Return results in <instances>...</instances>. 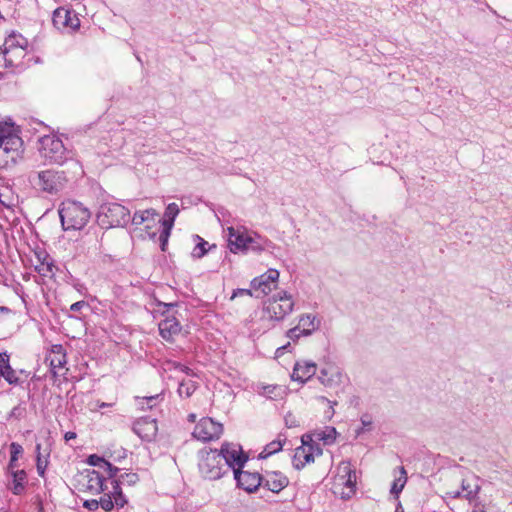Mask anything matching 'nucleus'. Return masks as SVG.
Instances as JSON below:
<instances>
[{
	"mask_svg": "<svg viewBox=\"0 0 512 512\" xmlns=\"http://www.w3.org/2000/svg\"><path fill=\"white\" fill-rule=\"evenodd\" d=\"M27 180L36 193L44 196H57L68 184L66 173L52 168L32 170L28 173Z\"/></svg>",
	"mask_w": 512,
	"mask_h": 512,
	"instance_id": "nucleus-1",
	"label": "nucleus"
},
{
	"mask_svg": "<svg viewBox=\"0 0 512 512\" xmlns=\"http://www.w3.org/2000/svg\"><path fill=\"white\" fill-rule=\"evenodd\" d=\"M295 301L293 296L285 290L278 291L265 302L263 307L264 330L274 326L275 322H280L294 310Z\"/></svg>",
	"mask_w": 512,
	"mask_h": 512,
	"instance_id": "nucleus-2",
	"label": "nucleus"
},
{
	"mask_svg": "<svg viewBox=\"0 0 512 512\" xmlns=\"http://www.w3.org/2000/svg\"><path fill=\"white\" fill-rule=\"evenodd\" d=\"M269 241L255 232L244 228H228V245L233 253L261 252L266 249Z\"/></svg>",
	"mask_w": 512,
	"mask_h": 512,
	"instance_id": "nucleus-3",
	"label": "nucleus"
},
{
	"mask_svg": "<svg viewBox=\"0 0 512 512\" xmlns=\"http://www.w3.org/2000/svg\"><path fill=\"white\" fill-rule=\"evenodd\" d=\"M6 136L0 141V169L15 166L24 153V142L20 136V127L14 124L11 131H5Z\"/></svg>",
	"mask_w": 512,
	"mask_h": 512,
	"instance_id": "nucleus-4",
	"label": "nucleus"
},
{
	"mask_svg": "<svg viewBox=\"0 0 512 512\" xmlns=\"http://www.w3.org/2000/svg\"><path fill=\"white\" fill-rule=\"evenodd\" d=\"M59 217L64 230H80L88 223L91 212L82 203L77 201L62 202L59 210Z\"/></svg>",
	"mask_w": 512,
	"mask_h": 512,
	"instance_id": "nucleus-5",
	"label": "nucleus"
},
{
	"mask_svg": "<svg viewBox=\"0 0 512 512\" xmlns=\"http://www.w3.org/2000/svg\"><path fill=\"white\" fill-rule=\"evenodd\" d=\"M96 218L102 228L124 227L130 222V211L119 203L105 202L100 205Z\"/></svg>",
	"mask_w": 512,
	"mask_h": 512,
	"instance_id": "nucleus-6",
	"label": "nucleus"
},
{
	"mask_svg": "<svg viewBox=\"0 0 512 512\" xmlns=\"http://www.w3.org/2000/svg\"><path fill=\"white\" fill-rule=\"evenodd\" d=\"M40 145V155L49 164L63 165L74 159V152L67 149L58 137L44 136L40 139Z\"/></svg>",
	"mask_w": 512,
	"mask_h": 512,
	"instance_id": "nucleus-7",
	"label": "nucleus"
},
{
	"mask_svg": "<svg viewBox=\"0 0 512 512\" xmlns=\"http://www.w3.org/2000/svg\"><path fill=\"white\" fill-rule=\"evenodd\" d=\"M198 467L201 475L208 480H218L228 473L218 450L201 451Z\"/></svg>",
	"mask_w": 512,
	"mask_h": 512,
	"instance_id": "nucleus-8",
	"label": "nucleus"
},
{
	"mask_svg": "<svg viewBox=\"0 0 512 512\" xmlns=\"http://www.w3.org/2000/svg\"><path fill=\"white\" fill-rule=\"evenodd\" d=\"M28 47V40L21 34L12 32L4 41V57L10 66L17 65L15 62L25 56Z\"/></svg>",
	"mask_w": 512,
	"mask_h": 512,
	"instance_id": "nucleus-9",
	"label": "nucleus"
},
{
	"mask_svg": "<svg viewBox=\"0 0 512 512\" xmlns=\"http://www.w3.org/2000/svg\"><path fill=\"white\" fill-rule=\"evenodd\" d=\"M218 453L222 457L223 463L227 465V470L241 469L248 461V455L244 453L242 447L237 443L224 442Z\"/></svg>",
	"mask_w": 512,
	"mask_h": 512,
	"instance_id": "nucleus-10",
	"label": "nucleus"
},
{
	"mask_svg": "<svg viewBox=\"0 0 512 512\" xmlns=\"http://www.w3.org/2000/svg\"><path fill=\"white\" fill-rule=\"evenodd\" d=\"M223 433L221 423L215 422L212 418L204 417L195 426L193 437L203 442L218 439Z\"/></svg>",
	"mask_w": 512,
	"mask_h": 512,
	"instance_id": "nucleus-11",
	"label": "nucleus"
},
{
	"mask_svg": "<svg viewBox=\"0 0 512 512\" xmlns=\"http://www.w3.org/2000/svg\"><path fill=\"white\" fill-rule=\"evenodd\" d=\"M279 279V271L276 269H269L262 275L254 278L251 281V287L255 292H260L262 295H268L277 288Z\"/></svg>",
	"mask_w": 512,
	"mask_h": 512,
	"instance_id": "nucleus-12",
	"label": "nucleus"
},
{
	"mask_svg": "<svg viewBox=\"0 0 512 512\" xmlns=\"http://www.w3.org/2000/svg\"><path fill=\"white\" fill-rule=\"evenodd\" d=\"M234 479L237 487L248 493L255 492L263 483L262 475L257 472L244 471L242 468L234 471Z\"/></svg>",
	"mask_w": 512,
	"mask_h": 512,
	"instance_id": "nucleus-13",
	"label": "nucleus"
},
{
	"mask_svg": "<svg viewBox=\"0 0 512 512\" xmlns=\"http://www.w3.org/2000/svg\"><path fill=\"white\" fill-rule=\"evenodd\" d=\"M105 478L96 470L86 469L79 478V483L85 491L92 494L104 492Z\"/></svg>",
	"mask_w": 512,
	"mask_h": 512,
	"instance_id": "nucleus-14",
	"label": "nucleus"
},
{
	"mask_svg": "<svg viewBox=\"0 0 512 512\" xmlns=\"http://www.w3.org/2000/svg\"><path fill=\"white\" fill-rule=\"evenodd\" d=\"M52 22L57 29L69 28L74 31L80 27V20L78 16L74 11L64 7H59L54 11Z\"/></svg>",
	"mask_w": 512,
	"mask_h": 512,
	"instance_id": "nucleus-15",
	"label": "nucleus"
},
{
	"mask_svg": "<svg viewBox=\"0 0 512 512\" xmlns=\"http://www.w3.org/2000/svg\"><path fill=\"white\" fill-rule=\"evenodd\" d=\"M312 441L311 436H302V445L297 447L293 456V466L295 469L300 470L306 464L314 462V446L308 445V440Z\"/></svg>",
	"mask_w": 512,
	"mask_h": 512,
	"instance_id": "nucleus-16",
	"label": "nucleus"
},
{
	"mask_svg": "<svg viewBox=\"0 0 512 512\" xmlns=\"http://www.w3.org/2000/svg\"><path fill=\"white\" fill-rule=\"evenodd\" d=\"M133 431L143 440L151 441L157 434L158 426L156 419L141 417L135 421Z\"/></svg>",
	"mask_w": 512,
	"mask_h": 512,
	"instance_id": "nucleus-17",
	"label": "nucleus"
},
{
	"mask_svg": "<svg viewBox=\"0 0 512 512\" xmlns=\"http://www.w3.org/2000/svg\"><path fill=\"white\" fill-rule=\"evenodd\" d=\"M262 479V485L273 493H279L289 484L287 476L279 471H266Z\"/></svg>",
	"mask_w": 512,
	"mask_h": 512,
	"instance_id": "nucleus-18",
	"label": "nucleus"
},
{
	"mask_svg": "<svg viewBox=\"0 0 512 512\" xmlns=\"http://www.w3.org/2000/svg\"><path fill=\"white\" fill-rule=\"evenodd\" d=\"M161 337L167 342H173L174 337L181 331L180 322L174 316H167L158 324Z\"/></svg>",
	"mask_w": 512,
	"mask_h": 512,
	"instance_id": "nucleus-19",
	"label": "nucleus"
},
{
	"mask_svg": "<svg viewBox=\"0 0 512 512\" xmlns=\"http://www.w3.org/2000/svg\"><path fill=\"white\" fill-rule=\"evenodd\" d=\"M338 480L340 484L345 485L350 489L351 493H354L356 486V472L352 469L349 462H341L338 467Z\"/></svg>",
	"mask_w": 512,
	"mask_h": 512,
	"instance_id": "nucleus-20",
	"label": "nucleus"
},
{
	"mask_svg": "<svg viewBox=\"0 0 512 512\" xmlns=\"http://www.w3.org/2000/svg\"><path fill=\"white\" fill-rule=\"evenodd\" d=\"M316 373V364L313 362L300 363L294 366L291 378L293 381L305 383Z\"/></svg>",
	"mask_w": 512,
	"mask_h": 512,
	"instance_id": "nucleus-21",
	"label": "nucleus"
},
{
	"mask_svg": "<svg viewBox=\"0 0 512 512\" xmlns=\"http://www.w3.org/2000/svg\"><path fill=\"white\" fill-rule=\"evenodd\" d=\"M342 374L337 367L328 366L320 370L318 379L326 387H333L340 383Z\"/></svg>",
	"mask_w": 512,
	"mask_h": 512,
	"instance_id": "nucleus-22",
	"label": "nucleus"
},
{
	"mask_svg": "<svg viewBox=\"0 0 512 512\" xmlns=\"http://www.w3.org/2000/svg\"><path fill=\"white\" fill-rule=\"evenodd\" d=\"M0 377H3L11 385L19 383V378L10 366L9 355L6 352L0 353Z\"/></svg>",
	"mask_w": 512,
	"mask_h": 512,
	"instance_id": "nucleus-23",
	"label": "nucleus"
},
{
	"mask_svg": "<svg viewBox=\"0 0 512 512\" xmlns=\"http://www.w3.org/2000/svg\"><path fill=\"white\" fill-rule=\"evenodd\" d=\"M320 323L316 315L307 313L300 316L298 325L304 332V336H309L320 327Z\"/></svg>",
	"mask_w": 512,
	"mask_h": 512,
	"instance_id": "nucleus-24",
	"label": "nucleus"
},
{
	"mask_svg": "<svg viewBox=\"0 0 512 512\" xmlns=\"http://www.w3.org/2000/svg\"><path fill=\"white\" fill-rule=\"evenodd\" d=\"M12 481L9 489L14 495H21L25 491L27 483V474L24 470H11Z\"/></svg>",
	"mask_w": 512,
	"mask_h": 512,
	"instance_id": "nucleus-25",
	"label": "nucleus"
},
{
	"mask_svg": "<svg viewBox=\"0 0 512 512\" xmlns=\"http://www.w3.org/2000/svg\"><path fill=\"white\" fill-rule=\"evenodd\" d=\"M87 463L91 466L98 467L100 469H104L108 473L109 478H114L119 469L113 466L110 462L105 460L104 458L92 454L87 458Z\"/></svg>",
	"mask_w": 512,
	"mask_h": 512,
	"instance_id": "nucleus-26",
	"label": "nucleus"
},
{
	"mask_svg": "<svg viewBox=\"0 0 512 512\" xmlns=\"http://www.w3.org/2000/svg\"><path fill=\"white\" fill-rule=\"evenodd\" d=\"M259 394L270 400H282L287 395V388L281 385H266L262 386Z\"/></svg>",
	"mask_w": 512,
	"mask_h": 512,
	"instance_id": "nucleus-27",
	"label": "nucleus"
},
{
	"mask_svg": "<svg viewBox=\"0 0 512 512\" xmlns=\"http://www.w3.org/2000/svg\"><path fill=\"white\" fill-rule=\"evenodd\" d=\"M179 214V207L176 203H170L165 209L164 216L162 219H158V223H161L162 228L172 230L176 217Z\"/></svg>",
	"mask_w": 512,
	"mask_h": 512,
	"instance_id": "nucleus-28",
	"label": "nucleus"
},
{
	"mask_svg": "<svg viewBox=\"0 0 512 512\" xmlns=\"http://www.w3.org/2000/svg\"><path fill=\"white\" fill-rule=\"evenodd\" d=\"M116 479L112 480V484L121 487L122 485L133 486L139 481V477L136 473L125 472L120 475H116Z\"/></svg>",
	"mask_w": 512,
	"mask_h": 512,
	"instance_id": "nucleus-29",
	"label": "nucleus"
},
{
	"mask_svg": "<svg viewBox=\"0 0 512 512\" xmlns=\"http://www.w3.org/2000/svg\"><path fill=\"white\" fill-rule=\"evenodd\" d=\"M480 487L475 484L471 485V483L467 479H463L461 483V492L463 494V498L468 501H472L475 499L476 495L479 492Z\"/></svg>",
	"mask_w": 512,
	"mask_h": 512,
	"instance_id": "nucleus-30",
	"label": "nucleus"
},
{
	"mask_svg": "<svg viewBox=\"0 0 512 512\" xmlns=\"http://www.w3.org/2000/svg\"><path fill=\"white\" fill-rule=\"evenodd\" d=\"M407 482L406 471L404 467H400V476L395 478L393 484L391 486V494L395 495L398 498L399 493L403 490L405 484Z\"/></svg>",
	"mask_w": 512,
	"mask_h": 512,
	"instance_id": "nucleus-31",
	"label": "nucleus"
},
{
	"mask_svg": "<svg viewBox=\"0 0 512 512\" xmlns=\"http://www.w3.org/2000/svg\"><path fill=\"white\" fill-rule=\"evenodd\" d=\"M316 436L325 445H331L336 440L337 431L334 427H326L325 430L318 432Z\"/></svg>",
	"mask_w": 512,
	"mask_h": 512,
	"instance_id": "nucleus-32",
	"label": "nucleus"
},
{
	"mask_svg": "<svg viewBox=\"0 0 512 512\" xmlns=\"http://www.w3.org/2000/svg\"><path fill=\"white\" fill-rule=\"evenodd\" d=\"M196 390V384L192 380H182L179 383L178 394L181 398H189Z\"/></svg>",
	"mask_w": 512,
	"mask_h": 512,
	"instance_id": "nucleus-33",
	"label": "nucleus"
},
{
	"mask_svg": "<svg viewBox=\"0 0 512 512\" xmlns=\"http://www.w3.org/2000/svg\"><path fill=\"white\" fill-rule=\"evenodd\" d=\"M23 453V448L18 443H11L10 444V461L8 465L9 470H14V468L17 466V461L19 456Z\"/></svg>",
	"mask_w": 512,
	"mask_h": 512,
	"instance_id": "nucleus-34",
	"label": "nucleus"
},
{
	"mask_svg": "<svg viewBox=\"0 0 512 512\" xmlns=\"http://www.w3.org/2000/svg\"><path fill=\"white\" fill-rule=\"evenodd\" d=\"M283 447V442L279 439L273 440L270 443H268L264 450L260 453L261 458H267L277 452H279Z\"/></svg>",
	"mask_w": 512,
	"mask_h": 512,
	"instance_id": "nucleus-35",
	"label": "nucleus"
},
{
	"mask_svg": "<svg viewBox=\"0 0 512 512\" xmlns=\"http://www.w3.org/2000/svg\"><path fill=\"white\" fill-rule=\"evenodd\" d=\"M55 348L58 351L53 350L54 356L50 359V365L53 369H60L66 363V355L61 352V346H56Z\"/></svg>",
	"mask_w": 512,
	"mask_h": 512,
	"instance_id": "nucleus-36",
	"label": "nucleus"
},
{
	"mask_svg": "<svg viewBox=\"0 0 512 512\" xmlns=\"http://www.w3.org/2000/svg\"><path fill=\"white\" fill-rule=\"evenodd\" d=\"M112 485H113V491H111V492H112V496H113L114 506H116L118 508H122L125 506V504H127V499L124 496V494L122 493L121 487H118L114 484H112Z\"/></svg>",
	"mask_w": 512,
	"mask_h": 512,
	"instance_id": "nucleus-37",
	"label": "nucleus"
},
{
	"mask_svg": "<svg viewBox=\"0 0 512 512\" xmlns=\"http://www.w3.org/2000/svg\"><path fill=\"white\" fill-rule=\"evenodd\" d=\"M143 214V220L144 224H146V228H150L153 224L158 222L157 217L159 214L155 209L150 208L143 210Z\"/></svg>",
	"mask_w": 512,
	"mask_h": 512,
	"instance_id": "nucleus-38",
	"label": "nucleus"
},
{
	"mask_svg": "<svg viewBox=\"0 0 512 512\" xmlns=\"http://www.w3.org/2000/svg\"><path fill=\"white\" fill-rule=\"evenodd\" d=\"M98 503H99V507H101L103 510H105L107 512L113 510V508L115 506H114L112 492L104 493V495L98 500Z\"/></svg>",
	"mask_w": 512,
	"mask_h": 512,
	"instance_id": "nucleus-39",
	"label": "nucleus"
},
{
	"mask_svg": "<svg viewBox=\"0 0 512 512\" xmlns=\"http://www.w3.org/2000/svg\"><path fill=\"white\" fill-rule=\"evenodd\" d=\"M196 237L199 240V243L194 247L192 256L194 258L199 259V258H202L207 253L208 250H207L206 246L208 245V242L199 236H196Z\"/></svg>",
	"mask_w": 512,
	"mask_h": 512,
	"instance_id": "nucleus-40",
	"label": "nucleus"
},
{
	"mask_svg": "<svg viewBox=\"0 0 512 512\" xmlns=\"http://www.w3.org/2000/svg\"><path fill=\"white\" fill-rule=\"evenodd\" d=\"M26 415V407H25V404L22 402L20 404H18L17 406H15L9 413L8 415V419H16V420H20L22 418H24Z\"/></svg>",
	"mask_w": 512,
	"mask_h": 512,
	"instance_id": "nucleus-41",
	"label": "nucleus"
},
{
	"mask_svg": "<svg viewBox=\"0 0 512 512\" xmlns=\"http://www.w3.org/2000/svg\"><path fill=\"white\" fill-rule=\"evenodd\" d=\"M160 395H154L150 397H144L142 398L139 405H141L142 409H152L159 401Z\"/></svg>",
	"mask_w": 512,
	"mask_h": 512,
	"instance_id": "nucleus-42",
	"label": "nucleus"
},
{
	"mask_svg": "<svg viewBox=\"0 0 512 512\" xmlns=\"http://www.w3.org/2000/svg\"><path fill=\"white\" fill-rule=\"evenodd\" d=\"M40 448H41V444H37L36 445V451H37V471H38V474L40 476H43L44 475V471L47 467V460H43L42 457H41V454H40Z\"/></svg>",
	"mask_w": 512,
	"mask_h": 512,
	"instance_id": "nucleus-43",
	"label": "nucleus"
},
{
	"mask_svg": "<svg viewBox=\"0 0 512 512\" xmlns=\"http://www.w3.org/2000/svg\"><path fill=\"white\" fill-rule=\"evenodd\" d=\"M14 124L15 123L11 118H6L0 121V141L6 136V132L4 131H11Z\"/></svg>",
	"mask_w": 512,
	"mask_h": 512,
	"instance_id": "nucleus-44",
	"label": "nucleus"
},
{
	"mask_svg": "<svg viewBox=\"0 0 512 512\" xmlns=\"http://www.w3.org/2000/svg\"><path fill=\"white\" fill-rule=\"evenodd\" d=\"M287 337L292 340V341H296L298 340L301 336H304V332L302 331V329L299 327V325H297L296 327H293L291 329H289L286 333Z\"/></svg>",
	"mask_w": 512,
	"mask_h": 512,
	"instance_id": "nucleus-45",
	"label": "nucleus"
},
{
	"mask_svg": "<svg viewBox=\"0 0 512 512\" xmlns=\"http://www.w3.org/2000/svg\"><path fill=\"white\" fill-rule=\"evenodd\" d=\"M170 234H171V230H167V228H162V231L159 235L160 247H161L162 251L166 250V246H167Z\"/></svg>",
	"mask_w": 512,
	"mask_h": 512,
	"instance_id": "nucleus-46",
	"label": "nucleus"
},
{
	"mask_svg": "<svg viewBox=\"0 0 512 512\" xmlns=\"http://www.w3.org/2000/svg\"><path fill=\"white\" fill-rule=\"evenodd\" d=\"M0 204L5 207H10L12 204L10 191L7 188L4 191L0 189Z\"/></svg>",
	"mask_w": 512,
	"mask_h": 512,
	"instance_id": "nucleus-47",
	"label": "nucleus"
},
{
	"mask_svg": "<svg viewBox=\"0 0 512 512\" xmlns=\"http://www.w3.org/2000/svg\"><path fill=\"white\" fill-rule=\"evenodd\" d=\"M284 420H285V425H286L287 428H295V427L299 426L298 419L292 413H288L285 416Z\"/></svg>",
	"mask_w": 512,
	"mask_h": 512,
	"instance_id": "nucleus-48",
	"label": "nucleus"
},
{
	"mask_svg": "<svg viewBox=\"0 0 512 512\" xmlns=\"http://www.w3.org/2000/svg\"><path fill=\"white\" fill-rule=\"evenodd\" d=\"M143 215V210L136 211L132 217L130 216V221L136 226L144 224Z\"/></svg>",
	"mask_w": 512,
	"mask_h": 512,
	"instance_id": "nucleus-49",
	"label": "nucleus"
},
{
	"mask_svg": "<svg viewBox=\"0 0 512 512\" xmlns=\"http://www.w3.org/2000/svg\"><path fill=\"white\" fill-rule=\"evenodd\" d=\"M143 215V210L136 211L132 217L130 216V221L136 226L144 224Z\"/></svg>",
	"mask_w": 512,
	"mask_h": 512,
	"instance_id": "nucleus-50",
	"label": "nucleus"
},
{
	"mask_svg": "<svg viewBox=\"0 0 512 512\" xmlns=\"http://www.w3.org/2000/svg\"><path fill=\"white\" fill-rule=\"evenodd\" d=\"M83 506L88 509L89 511H95L99 508V503H98V500L96 499H91V500H86L83 504Z\"/></svg>",
	"mask_w": 512,
	"mask_h": 512,
	"instance_id": "nucleus-51",
	"label": "nucleus"
},
{
	"mask_svg": "<svg viewBox=\"0 0 512 512\" xmlns=\"http://www.w3.org/2000/svg\"><path fill=\"white\" fill-rule=\"evenodd\" d=\"M87 305V303L83 300L81 301H77L75 303H73L71 306H70V310L73 311V312H78L80 311L83 307H85Z\"/></svg>",
	"mask_w": 512,
	"mask_h": 512,
	"instance_id": "nucleus-52",
	"label": "nucleus"
},
{
	"mask_svg": "<svg viewBox=\"0 0 512 512\" xmlns=\"http://www.w3.org/2000/svg\"><path fill=\"white\" fill-rule=\"evenodd\" d=\"M242 295L251 296L252 292L249 289H237L236 291L233 292V295H232L231 298L233 299V298H235L237 296H242Z\"/></svg>",
	"mask_w": 512,
	"mask_h": 512,
	"instance_id": "nucleus-53",
	"label": "nucleus"
},
{
	"mask_svg": "<svg viewBox=\"0 0 512 512\" xmlns=\"http://www.w3.org/2000/svg\"><path fill=\"white\" fill-rule=\"evenodd\" d=\"M308 440V445H313L314 446V456L317 455H321L322 454V449L321 447L317 444V443H314L313 441H310L309 439Z\"/></svg>",
	"mask_w": 512,
	"mask_h": 512,
	"instance_id": "nucleus-54",
	"label": "nucleus"
},
{
	"mask_svg": "<svg viewBox=\"0 0 512 512\" xmlns=\"http://www.w3.org/2000/svg\"><path fill=\"white\" fill-rule=\"evenodd\" d=\"M173 365H174V367L176 369H178L179 371H181L183 373L189 374V372H190V368L189 367L184 366V365H182L180 363H173Z\"/></svg>",
	"mask_w": 512,
	"mask_h": 512,
	"instance_id": "nucleus-55",
	"label": "nucleus"
},
{
	"mask_svg": "<svg viewBox=\"0 0 512 512\" xmlns=\"http://www.w3.org/2000/svg\"><path fill=\"white\" fill-rule=\"evenodd\" d=\"M447 495L450 496L453 499H458V498H461V497L463 498V494L459 490L450 491V492L447 493Z\"/></svg>",
	"mask_w": 512,
	"mask_h": 512,
	"instance_id": "nucleus-56",
	"label": "nucleus"
},
{
	"mask_svg": "<svg viewBox=\"0 0 512 512\" xmlns=\"http://www.w3.org/2000/svg\"><path fill=\"white\" fill-rule=\"evenodd\" d=\"M361 423H362L363 427H368V426H371L372 421L368 416H363L361 418Z\"/></svg>",
	"mask_w": 512,
	"mask_h": 512,
	"instance_id": "nucleus-57",
	"label": "nucleus"
},
{
	"mask_svg": "<svg viewBox=\"0 0 512 512\" xmlns=\"http://www.w3.org/2000/svg\"><path fill=\"white\" fill-rule=\"evenodd\" d=\"M75 438H76V433H75V432H72V431H68V432H66V433H65V435H64V439H65L66 441H70V440L75 439Z\"/></svg>",
	"mask_w": 512,
	"mask_h": 512,
	"instance_id": "nucleus-58",
	"label": "nucleus"
},
{
	"mask_svg": "<svg viewBox=\"0 0 512 512\" xmlns=\"http://www.w3.org/2000/svg\"><path fill=\"white\" fill-rule=\"evenodd\" d=\"M159 306L165 308V310L162 311V313L164 314L166 311L169 310V308L175 306V304L174 303H162V302H160Z\"/></svg>",
	"mask_w": 512,
	"mask_h": 512,
	"instance_id": "nucleus-59",
	"label": "nucleus"
},
{
	"mask_svg": "<svg viewBox=\"0 0 512 512\" xmlns=\"http://www.w3.org/2000/svg\"><path fill=\"white\" fill-rule=\"evenodd\" d=\"M11 310L6 306H0V314L8 315Z\"/></svg>",
	"mask_w": 512,
	"mask_h": 512,
	"instance_id": "nucleus-60",
	"label": "nucleus"
},
{
	"mask_svg": "<svg viewBox=\"0 0 512 512\" xmlns=\"http://www.w3.org/2000/svg\"><path fill=\"white\" fill-rule=\"evenodd\" d=\"M188 421L192 422V423L195 422L196 421V415L193 414V413L189 414L188 415Z\"/></svg>",
	"mask_w": 512,
	"mask_h": 512,
	"instance_id": "nucleus-61",
	"label": "nucleus"
},
{
	"mask_svg": "<svg viewBox=\"0 0 512 512\" xmlns=\"http://www.w3.org/2000/svg\"><path fill=\"white\" fill-rule=\"evenodd\" d=\"M395 512H404V509L400 502H398Z\"/></svg>",
	"mask_w": 512,
	"mask_h": 512,
	"instance_id": "nucleus-62",
	"label": "nucleus"
},
{
	"mask_svg": "<svg viewBox=\"0 0 512 512\" xmlns=\"http://www.w3.org/2000/svg\"><path fill=\"white\" fill-rule=\"evenodd\" d=\"M47 271L51 272L52 269H51V265L50 264H47Z\"/></svg>",
	"mask_w": 512,
	"mask_h": 512,
	"instance_id": "nucleus-63",
	"label": "nucleus"
},
{
	"mask_svg": "<svg viewBox=\"0 0 512 512\" xmlns=\"http://www.w3.org/2000/svg\"><path fill=\"white\" fill-rule=\"evenodd\" d=\"M473 512H485L483 509H475Z\"/></svg>",
	"mask_w": 512,
	"mask_h": 512,
	"instance_id": "nucleus-64",
	"label": "nucleus"
}]
</instances>
